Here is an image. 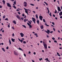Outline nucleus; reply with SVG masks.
<instances>
[{
    "mask_svg": "<svg viewBox=\"0 0 62 62\" xmlns=\"http://www.w3.org/2000/svg\"><path fill=\"white\" fill-rule=\"evenodd\" d=\"M23 4H24V7H27V2L25 1H24Z\"/></svg>",
    "mask_w": 62,
    "mask_h": 62,
    "instance_id": "f257e3e1",
    "label": "nucleus"
},
{
    "mask_svg": "<svg viewBox=\"0 0 62 62\" xmlns=\"http://www.w3.org/2000/svg\"><path fill=\"white\" fill-rule=\"evenodd\" d=\"M43 45L44 46V47L45 49H47V45L46 44H45V43H44L43 44Z\"/></svg>",
    "mask_w": 62,
    "mask_h": 62,
    "instance_id": "f03ea898",
    "label": "nucleus"
},
{
    "mask_svg": "<svg viewBox=\"0 0 62 62\" xmlns=\"http://www.w3.org/2000/svg\"><path fill=\"white\" fill-rule=\"evenodd\" d=\"M39 19L41 21H42V19H43V17L41 16H39Z\"/></svg>",
    "mask_w": 62,
    "mask_h": 62,
    "instance_id": "7ed1b4c3",
    "label": "nucleus"
},
{
    "mask_svg": "<svg viewBox=\"0 0 62 62\" xmlns=\"http://www.w3.org/2000/svg\"><path fill=\"white\" fill-rule=\"evenodd\" d=\"M47 31H46V30H45V32H46V33H47V34H49V33L50 32V30H48V29H47Z\"/></svg>",
    "mask_w": 62,
    "mask_h": 62,
    "instance_id": "20e7f679",
    "label": "nucleus"
},
{
    "mask_svg": "<svg viewBox=\"0 0 62 62\" xmlns=\"http://www.w3.org/2000/svg\"><path fill=\"white\" fill-rule=\"evenodd\" d=\"M7 6L8 7H9V8H11V5L10 4L7 3Z\"/></svg>",
    "mask_w": 62,
    "mask_h": 62,
    "instance_id": "39448f33",
    "label": "nucleus"
},
{
    "mask_svg": "<svg viewBox=\"0 0 62 62\" xmlns=\"http://www.w3.org/2000/svg\"><path fill=\"white\" fill-rule=\"evenodd\" d=\"M57 9L59 11H61V10L60 9V7H57Z\"/></svg>",
    "mask_w": 62,
    "mask_h": 62,
    "instance_id": "423d86ee",
    "label": "nucleus"
},
{
    "mask_svg": "<svg viewBox=\"0 0 62 62\" xmlns=\"http://www.w3.org/2000/svg\"><path fill=\"white\" fill-rule=\"evenodd\" d=\"M20 35H21V37H23V36H24V35L23 33H20Z\"/></svg>",
    "mask_w": 62,
    "mask_h": 62,
    "instance_id": "0eeeda50",
    "label": "nucleus"
},
{
    "mask_svg": "<svg viewBox=\"0 0 62 62\" xmlns=\"http://www.w3.org/2000/svg\"><path fill=\"white\" fill-rule=\"evenodd\" d=\"M24 9L25 10V12L26 13H27L28 15V12H27V9H25V8H24Z\"/></svg>",
    "mask_w": 62,
    "mask_h": 62,
    "instance_id": "6e6552de",
    "label": "nucleus"
},
{
    "mask_svg": "<svg viewBox=\"0 0 62 62\" xmlns=\"http://www.w3.org/2000/svg\"><path fill=\"white\" fill-rule=\"evenodd\" d=\"M16 17L18 19H19V20H21V18H20V17H19V15H17V16H16Z\"/></svg>",
    "mask_w": 62,
    "mask_h": 62,
    "instance_id": "1a4fd4ad",
    "label": "nucleus"
},
{
    "mask_svg": "<svg viewBox=\"0 0 62 62\" xmlns=\"http://www.w3.org/2000/svg\"><path fill=\"white\" fill-rule=\"evenodd\" d=\"M18 39L19 41H20L21 43H23V40H20L19 38H18Z\"/></svg>",
    "mask_w": 62,
    "mask_h": 62,
    "instance_id": "9d476101",
    "label": "nucleus"
},
{
    "mask_svg": "<svg viewBox=\"0 0 62 62\" xmlns=\"http://www.w3.org/2000/svg\"><path fill=\"white\" fill-rule=\"evenodd\" d=\"M14 54L16 55H18V53L15 51H14Z\"/></svg>",
    "mask_w": 62,
    "mask_h": 62,
    "instance_id": "9b49d317",
    "label": "nucleus"
},
{
    "mask_svg": "<svg viewBox=\"0 0 62 62\" xmlns=\"http://www.w3.org/2000/svg\"><path fill=\"white\" fill-rule=\"evenodd\" d=\"M32 21H36V19H35V18L33 17L32 18Z\"/></svg>",
    "mask_w": 62,
    "mask_h": 62,
    "instance_id": "f8f14e48",
    "label": "nucleus"
},
{
    "mask_svg": "<svg viewBox=\"0 0 62 62\" xmlns=\"http://www.w3.org/2000/svg\"><path fill=\"white\" fill-rule=\"evenodd\" d=\"M11 40L12 41H13V42H15V39H13V38H12L11 39Z\"/></svg>",
    "mask_w": 62,
    "mask_h": 62,
    "instance_id": "ddd939ff",
    "label": "nucleus"
},
{
    "mask_svg": "<svg viewBox=\"0 0 62 62\" xmlns=\"http://www.w3.org/2000/svg\"><path fill=\"white\" fill-rule=\"evenodd\" d=\"M34 35L35 36H36V37H39V36H38V34L37 33H35Z\"/></svg>",
    "mask_w": 62,
    "mask_h": 62,
    "instance_id": "4468645a",
    "label": "nucleus"
},
{
    "mask_svg": "<svg viewBox=\"0 0 62 62\" xmlns=\"http://www.w3.org/2000/svg\"><path fill=\"white\" fill-rule=\"evenodd\" d=\"M44 27H43V25H42L41 26H40V28L41 29H43Z\"/></svg>",
    "mask_w": 62,
    "mask_h": 62,
    "instance_id": "2eb2a0df",
    "label": "nucleus"
},
{
    "mask_svg": "<svg viewBox=\"0 0 62 62\" xmlns=\"http://www.w3.org/2000/svg\"><path fill=\"white\" fill-rule=\"evenodd\" d=\"M9 45H11V41H10V39H9Z\"/></svg>",
    "mask_w": 62,
    "mask_h": 62,
    "instance_id": "dca6fc26",
    "label": "nucleus"
},
{
    "mask_svg": "<svg viewBox=\"0 0 62 62\" xmlns=\"http://www.w3.org/2000/svg\"><path fill=\"white\" fill-rule=\"evenodd\" d=\"M45 60H47V61H48V62H50V61H49V60H48V58H46V59H45Z\"/></svg>",
    "mask_w": 62,
    "mask_h": 62,
    "instance_id": "f3484780",
    "label": "nucleus"
},
{
    "mask_svg": "<svg viewBox=\"0 0 62 62\" xmlns=\"http://www.w3.org/2000/svg\"><path fill=\"white\" fill-rule=\"evenodd\" d=\"M59 15L60 16H61L62 15V12L61 11L60 13H59Z\"/></svg>",
    "mask_w": 62,
    "mask_h": 62,
    "instance_id": "a211bd4d",
    "label": "nucleus"
},
{
    "mask_svg": "<svg viewBox=\"0 0 62 62\" xmlns=\"http://www.w3.org/2000/svg\"><path fill=\"white\" fill-rule=\"evenodd\" d=\"M2 2L3 3V4L4 5L5 4V0H2Z\"/></svg>",
    "mask_w": 62,
    "mask_h": 62,
    "instance_id": "6ab92c4d",
    "label": "nucleus"
},
{
    "mask_svg": "<svg viewBox=\"0 0 62 62\" xmlns=\"http://www.w3.org/2000/svg\"><path fill=\"white\" fill-rule=\"evenodd\" d=\"M37 23H38V24H39V20H37Z\"/></svg>",
    "mask_w": 62,
    "mask_h": 62,
    "instance_id": "aec40b11",
    "label": "nucleus"
},
{
    "mask_svg": "<svg viewBox=\"0 0 62 62\" xmlns=\"http://www.w3.org/2000/svg\"><path fill=\"white\" fill-rule=\"evenodd\" d=\"M13 22L14 23V24H16V21H15L14 20H13Z\"/></svg>",
    "mask_w": 62,
    "mask_h": 62,
    "instance_id": "412c9836",
    "label": "nucleus"
},
{
    "mask_svg": "<svg viewBox=\"0 0 62 62\" xmlns=\"http://www.w3.org/2000/svg\"><path fill=\"white\" fill-rule=\"evenodd\" d=\"M2 50L4 52H5V49H4V48H2Z\"/></svg>",
    "mask_w": 62,
    "mask_h": 62,
    "instance_id": "4be33fe9",
    "label": "nucleus"
},
{
    "mask_svg": "<svg viewBox=\"0 0 62 62\" xmlns=\"http://www.w3.org/2000/svg\"><path fill=\"white\" fill-rule=\"evenodd\" d=\"M18 49H19V50H21V51H23V50H22V49H21V48H20V47Z\"/></svg>",
    "mask_w": 62,
    "mask_h": 62,
    "instance_id": "5701e85b",
    "label": "nucleus"
},
{
    "mask_svg": "<svg viewBox=\"0 0 62 62\" xmlns=\"http://www.w3.org/2000/svg\"><path fill=\"white\" fill-rule=\"evenodd\" d=\"M36 18H37V19H38V16L37 14H36Z\"/></svg>",
    "mask_w": 62,
    "mask_h": 62,
    "instance_id": "b1692460",
    "label": "nucleus"
},
{
    "mask_svg": "<svg viewBox=\"0 0 62 62\" xmlns=\"http://www.w3.org/2000/svg\"><path fill=\"white\" fill-rule=\"evenodd\" d=\"M30 5H31V6H35V5L33 4H32L31 3L30 4Z\"/></svg>",
    "mask_w": 62,
    "mask_h": 62,
    "instance_id": "393cba45",
    "label": "nucleus"
},
{
    "mask_svg": "<svg viewBox=\"0 0 62 62\" xmlns=\"http://www.w3.org/2000/svg\"><path fill=\"white\" fill-rule=\"evenodd\" d=\"M43 41L44 42H46V39H43Z\"/></svg>",
    "mask_w": 62,
    "mask_h": 62,
    "instance_id": "a878e982",
    "label": "nucleus"
},
{
    "mask_svg": "<svg viewBox=\"0 0 62 62\" xmlns=\"http://www.w3.org/2000/svg\"><path fill=\"white\" fill-rule=\"evenodd\" d=\"M44 3H45V4H46V6H47L48 5V4H47V3H46V2L44 1Z\"/></svg>",
    "mask_w": 62,
    "mask_h": 62,
    "instance_id": "bb28decb",
    "label": "nucleus"
},
{
    "mask_svg": "<svg viewBox=\"0 0 62 62\" xmlns=\"http://www.w3.org/2000/svg\"><path fill=\"white\" fill-rule=\"evenodd\" d=\"M43 22L44 23H45V22H46V21H45V19H43Z\"/></svg>",
    "mask_w": 62,
    "mask_h": 62,
    "instance_id": "cd10ccee",
    "label": "nucleus"
},
{
    "mask_svg": "<svg viewBox=\"0 0 62 62\" xmlns=\"http://www.w3.org/2000/svg\"><path fill=\"white\" fill-rule=\"evenodd\" d=\"M23 26V27H24V28H26V27L25 26V25H22Z\"/></svg>",
    "mask_w": 62,
    "mask_h": 62,
    "instance_id": "c85d7f7f",
    "label": "nucleus"
},
{
    "mask_svg": "<svg viewBox=\"0 0 62 62\" xmlns=\"http://www.w3.org/2000/svg\"><path fill=\"white\" fill-rule=\"evenodd\" d=\"M13 7H14V8H15V9H16V7L15 6H13Z\"/></svg>",
    "mask_w": 62,
    "mask_h": 62,
    "instance_id": "c756f323",
    "label": "nucleus"
},
{
    "mask_svg": "<svg viewBox=\"0 0 62 62\" xmlns=\"http://www.w3.org/2000/svg\"><path fill=\"white\" fill-rule=\"evenodd\" d=\"M16 1H15L14 2V4H15V5H16Z\"/></svg>",
    "mask_w": 62,
    "mask_h": 62,
    "instance_id": "7c9ffc66",
    "label": "nucleus"
},
{
    "mask_svg": "<svg viewBox=\"0 0 62 62\" xmlns=\"http://www.w3.org/2000/svg\"><path fill=\"white\" fill-rule=\"evenodd\" d=\"M23 43H24V44H26V42L25 41H24L23 42Z\"/></svg>",
    "mask_w": 62,
    "mask_h": 62,
    "instance_id": "2f4dec72",
    "label": "nucleus"
},
{
    "mask_svg": "<svg viewBox=\"0 0 62 62\" xmlns=\"http://www.w3.org/2000/svg\"><path fill=\"white\" fill-rule=\"evenodd\" d=\"M29 26H30V28H32V26H31V25L30 24L29 25Z\"/></svg>",
    "mask_w": 62,
    "mask_h": 62,
    "instance_id": "473e14b6",
    "label": "nucleus"
},
{
    "mask_svg": "<svg viewBox=\"0 0 62 62\" xmlns=\"http://www.w3.org/2000/svg\"><path fill=\"white\" fill-rule=\"evenodd\" d=\"M5 17H6V16L5 15L3 17V18H5Z\"/></svg>",
    "mask_w": 62,
    "mask_h": 62,
    "instance_id": "72a5a7b5",
    "label": "nucleus"
},
{
    "mask_svg": "<svg viewBox=\"0 0 62 62\" xmlns=\"http://www.w3.org/2000/svg\"><path fill=\"white\" fill-rule=\"evenodd\" d=\"M28 22H29V23L30 24H31V23L30 22V21H28Z\"/></svg>",
    "mask_w": 62,
    "mask_h": 62,
    "instance_id": "f704fd0d",
    "label": "nucleus"
},
{
    "mask_svg": "<svg viewBox=\"0 0 62 62\" xmlns=\"http://www.w3.org/2000/svg\"><path fill=\"white\" fill-rule=\"evenodd\" d=\"M12 36L13 37H14V33H13V34H12Z\"/></svg>",
    "mask_w": 62,
    "mask_h": 62,
    "instance_id": "c9c22d12",
    "label": "nucleus"
},
{
    "mask_svg": "<svg viewBox=\"0 0 62 62\" xmlns=\"http://www.w3.org/2000/svg\"><path fill=\"white\" fill-rule=\"evenodd\" d=\"M55 12H54L55 13H57V11L56 10H55Z\"/></svg>",
    "mask_w": 62,
    "mask_h": 62,
    "instance_id": "e433bc0d",
    "label": "nucleus"
},
{
    "mask_svg": "<svg viewBox=\"0 0 62 62\" xmlns=\"http://www.w3.org/2000/svg\"><path fill=\"white\" fill-rule=\"evenodd\" d=\"M24 19V18H23L21 17V20H23V21Z\"/></svg>",
    "mask_w": 62,
    "mask_h": 62,
    "instance_id": "4c0bfd02",
    "label": "nucleus"
},
{
    "mask_svg": "<svg viewBox=\"0 0 62 62\" xmlns=\"http://www.w3.org/2000/svg\"><path fill=\"white\" fill-rule=\"evenodd\" d=\"M49 15L50 16V17H52V15H51V13H50Z\"/></svg>",
    "mask_w": 62,
    "mask_h": 62,
    "instance_id": "58836bf2",
    "label": "nucleus"
},
{
    "mask_svg": "<svg viewBox=\"0 0 62 62\" xmlns=\"http://www.w3.org/2000/svg\"><path fill=\"white\" fill-rule=\"evenodd\" d=\"M52 39H53V40H54L55 39V38H54V37H53L52 38Z\"/></svg>",
    "mask_w": 62,
    "mask_h": 62,
    "instance_id": "ea45409f",
    "label": "nucleus"
},
{
    "mask_svg": "<svg viewBox=\"0 0 62 62\" xmlns=\"http://www.w3.org/2000/svg\"><path fill=\"white\" fill-rule=\"evenodd\" d=\"M52 24H53V25H54V22H52Z\"/></svg>",
    "mask_w": 62,
    "mask_h": 62,
    "instance_id": "a19ab883",
    "label": "nucleus"
},
{
    "mask_svg": "<svg viewBox=\"0 0 62 62\" xmlns=\"http://www.w3.org/2000/svg\"><path fill=\"white\" fill-rule=\"evenodd\" d=\"M45 25H46L47 26H49V25H48L47 24H45Z\"/></svg>",
    "mask_w": 62,
    "mask_h": 62,
    "instance_id": "79ce46f5",
    "label": "nucleus"
},
{
    "mask_svg": "<svg viewBox=\"0 0 62 62\" xmlns=\"http://www.w3.org/2000/svg\"><path fill=\"white\" fill-rule=\"evenodd\" d=\"M5 20H7V21H8V18H7L6 19H5Z\"/></svg>",
    "mask_w": 62,
    "mask_h": 62,
    "instance_id": "37998d69",
    "label": "nucleus"
},
{
    "mask_svg": "<svg viewBox=\"0 0 62 62\" xmlns=\"http://www.w3.org/2000/svg\"><path fill=\"white\" fill-rule=\"evenodd\" d=\"M33 54H34V55H36V52H34V53H33Z\"/></svg>",
    "mask_w": 62,
    "mask_h": 62,
    "instance_id": "c03bdc74",
    "label": "nucleus"
},
{
    "mask_svg": "<svg viewBox=\"0 0 62 62\" xmlns=\"http://www.w3.org/2000/svg\"><path fill=\"white\" fill-rule=\"evenodd\" d=\"M18 14H19V15H20L21 14V13L19 12H18Z\"/></svg>",
    "mask_w": 62,
    "mask_h": 62,
    "instance_id": "a18cd8bd",
    "label": "nucleus"
},
{
    "mask_svg": "<svg viewBox=\"0 0 62 62\" xmlns=\"http://www.w3.org/2000/svg\"><path fill=\"white\" fill-rule=\"evenodd\" d=\"M27 24H28V25H30V24H29V23H28V22L27 23Z\"/></svg>",
    "mask_w": 62,
    "mask_h": 62,
    "instance_id": "49530a36",
    "label": "nucleus"
},
{
    "mask_svg": "<svg viewBox=\"0 0 62 62\" xmlns=\"http://www.w3.org/2000/svg\"><path fill=\"white\" fill-rule=\"evenodd\" d=\"M46 37L47 38H49V36L48 35H46Z\"/></svg>",
    "mask_w": 62,
    "mask_h": 62,
    "instance_id": "de8ad7c7",
    "label": "nucleus"
},
{
    "mask_svg": "<svg viewBox=\"0 0 62 62\" xmlns=\"http://www.w3.org/2000/svg\"><path fill=\"white\" fill-rule=\"evenodd\" d=\"M54 42H55L56 43H57V41L56 40H54Z\"/></svg>",
    "mask_w": 62,
    "mask_h": 62,
    "instance_id": "09e8293b",
    "label": "nucleus"
},
{
    "mask_svg": "<svg viewBox=\"0 0 62 62\" xmlns=\"http://www.w3.org/2000/svg\"><path fill=\"white\" fill-rule=\"evenodd\" d=\"M58 32L59 33H61V32H60V31H59L58 30Z\"/></svg>",
    "mask_w": 62,
    "mask_h": 62,
    "instance_id": "8fccbe9b",
    "label": "nucleus"
},
{
    "mask_svg": "<svg viewBox=\"0 0 62 62\" xmlns=\"http://www.w3.org/2000/svg\"><path fill=\"white\" fill-rule=\"evenodd\" d=\"M6 49H7V50H8V47L7 46L6 47Z\"/></svg>",
    "mask_w": 62,
    "mask_h": 62,
    "instance_id": "3c124183",
    "label": "nucleus"
},
{
    "mask_svg": "<svg viewBox=\"0 0 62 62\" xmlns=\"http://www.w3.org/2000/svg\"><path fill=\"white\" fill-rule=\"evenodd\" d=\"M50 33H51V34H52V33H53V31H50Z\"/></svg>",
    "mask_w": 62,
    "mask_h": 62,
    "instance_id": "603ef678",
    "label": "nucleus"
},
{
    "mask_svg": "<svg viewBox=\"0 0 62 62\" xmlns=\"http://www.w3.org/2000/svg\"><path fill=\"white\" fill-rule=\"evenodd\" d=\"M53 16L54 17H55V15H53Z\"/></svg>",
    "mask_w": 62,
    "mask_h": 62,
    "instance_id": "864d4df0",
    "label": "nucleus"
},
{
    "mask_svg": "<svg viewBox=\"0 0 62 62\" xmlns=\"http://www.w3.org/2000/svg\"><path fill=\"white\" fill-rule=\"evenodd\" d=\"M53 29L54 31H55V29H54V28H53Z\"/></svg>",
    "mask_w": 62,
    "mask_h": 62,
    "instance_id": "5fc2aeb1",
    "label": "nucleus"
},
{
    "mask_svg": "<svg viewBox=\"0 0 62 62\" xmlns=\"http://www.w3.org/2000/svg\"><path fill=\"white\" fill-rule=\"evenodd\" d=\"M24 55L25 57L26 56V54H24Z\"/></svg>",
    "mask_w": 62,
    "mask_h": 62,
    "instance_id": "6e6d98bb",
    "label": "nucleus"
},
{
    "mask_svg": "<svg viewBox=\"0 0 62 62\" xmlns=\"http://www.w3.org/2000/svg\"><path fill=\"white\" fill-rule=\"evenodd\" d=\"M8 27L9 28V27H10V25H8Z\"/></svg>",
    "mask_w": 62,
    "mask_h": 62,
    "instance_id": "4d7b16f0",
    "label": "nucleus"
},
{
    "mask_svg": "<svg viewBox=\"0 0 62 62\" xmlns=\"http://www.w3.org/2000/svg\"><path fill=\"white\" fill-rule=\"evenodd\" d=\"M12 29H14V27H12Z\"/></svg>",
    "mask_w": 62,
    "mask_h": 62,
    "instance_id": "13d9d810",
    "label": "nucleus"
},
{
    "mask_svg": "<svg viewBox=\"0 0 62 62\" xmlns=\"http://www.w3.org/2000/svg\"><path fill=\"white\" fill-rule=\"evenodd\" d=\"M1 45H4V43H1Z\"/></svg>",
    "mask_w": 62,
    "mask_h": 62,
    "instance_id": "bf43d9fd",
    "label": "nucleus"
},
{
    "mask_svg": "<svg viewBox=\"0 0 62 62\" xmlns=\"http://www.w3.org/2000/svg\"><path fill=\"white\" fill-rule=\"evenodd\" d=\"M22 15V16H23V17H24V14H23Z\"/></svg>",
    "mask_w": 62,
    "mask_h": 62,
    "instance_id": "052dcab7",
    "label": "nucleus"
},
{
    "mask_svg": "<svg viewBox=\"0 0 62 62\" xmlns=\"http://www.w3.org/2000/svg\"><path fill=\"white\" fill-rule=\"evenodd\" d=\"M3 30V28H2L0 30V31H2Z\"/></svg>",
    "mask_w": 62,
    "mask_h": 62,
    "instance_id": "680f3d73",
    "label": "nucleus"
},
{
    "mask_svg": "<svg viewBox=\"0 0 62 62\" xmlns=\"http://www.w3.org/2000/svg\"><path fill=\"white\" fill-rule=\"evenodd\" d=\"M2 8V6H1L0 5V8Z\"/></svg>",
    "mask_w": 62,
    "mask_h": 62,
    "instance_id": "e2e57ef3",
    "label": "nucleus"
},
{
    "mask_svg": "<svg viewBox=\"0 0 62 62\" xmlns=\"http://www.w3.org/2000/svg\"><path fill=\"white\" fill-rule=\"evenodd\" d=\"M48 14H49V13L50 11H49V10H48Z\"/></svg>",
    "mask_w": 62,
    "mask_h": 62,
    "instance_id": "0e129e2a",
    "label": "nucleus"
},
{
    "mask_svg": "<svg viewBox=\"0 0 62 62\" xmlns=\"http://www.w3.org/2000/svg\"><path fill=\"white\" fill-rule=\"evenodd\" d=\"M60 18L61 19H62V16H60Z\"/></svg>",
    "mask_w": 62,
    "mask_h": 62,
    "instance_id": "69168bd1",
    "label": "nucleus"
},
{
    "mask_svg": "<svg viewBox=\"0 0 62 62\" xmlns=\"http://www.w3.org/2000/svg\"><path fill=\"white\" fill-rule=\"evenodd\" d=\"M24 22H26V19H24Z\"/></svg>",
    "mask_w": 62,
    "mask_h": 62,
    "instance_id": "338daca9",
    "label": "nucleus"
},
{
    "mask_svg": "<svg viewBox=\"0 0 62 62\" xmlns=\"http://www.w3.org/2000/svg\"><path fill=\"white\" fill-rule=\"evenodd\" d=\"M36 9H39V8H38V7H37L36 8Z\"/></svg>",
    "mask_w": 62,
    "mask_h": 62,
    "instance_id": "774afa93",
    "label": "nucleus"
}]
</instances>
